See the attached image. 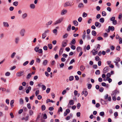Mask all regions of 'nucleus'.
Listing matches in <instances>:
<instances>
[{"mask_svg":"<svg viewBox=\"0 0 122 122\" xmlns=\"http://www.w3.org/2000/svg\"><path fill=\"white\" fill-rule=\"evenodd\" d=\"M104 19L103 18H101L100 19L99 21L100 22L103 23L104 22Z\"/></svg>","mask_w":122,"mask_h":122,"instance_id":"obj_34","label":"nucleus"},{"mask_svg":"<svg viewBox=\"0 0 122 122\" xmlns=\"http://www.w3.org/2000/svg\"><path fill=\"white\" fill-rule=\"evenodd\" d=\"M116 61H117V62H119L120 61V58L119 57H117L116 59H115Z\"/></svg>","mask_w":122,"mask_h":122,"instance_id":"obj_37","label":"nucleus"},{"mask_svg":"<svg viewBox=\"0 0 122 122\" xmlns=\"http://www.w3.org/2000/svg\"><path fill=\"white\" fill-rule=\"evenodd\" d=\"M23 100L22 98L20 99V104H22L23 103Z\"/></svg>","mask_w":122,"mask_h":122,"instance_id":"obj_45","label":"nucleus"},{"mask_svg":"<svg viewBox=\"0 0 122 122\" xmlns=\"http://www.w3.org/2000/svg\"><path fill=\"white\" fill-rule=\"evenodd\" d=\"M34 50L36 52H39V47L38 46L34 48Z\"/></svg>","mask_w":122,"mask_h":122,"instance_id":"obj_27","label":"nucleus"},{"mask_svg":"<svg viewBox=\"0 0 122 122\" xmlns=\"http://www.w3.org/2000/svg\"><path fill=\"white\" fill-rule=\"evenodd\" d=\"M102 15L104 16H105L106 15V13L105 11H103L102 12Z\"/></svg>","mask_w":122,"mask_h":122,"instance_id":"obj_44","label":"nucleus"},{"mask_svg":"<svg viewBox=\"0 0 122 122\" xmlns=\"http://www.w3.org/2000/svg\"><path fill=\"white\" fill-rule=\"evenodd\" d=\"M46 36V35L45 33H43L42 34V38L43 39H44Z\"/></svg>","mask_w":122,"mask_h":122,"instance_id":"obj_29","label":"nucleus"},{"mask_svg":"<svg viewBox=\"0 0 122 122\" xmlns=\"http://www.w3.org/2000/svg\"><path fill=\"white\" fill-rule=\"evenodd\" d=\"M95 74L96 75H98L100 73V71L99 70H97L95 72Z\"/></svg>","mask_w":122,"mask_h":122,"instance_id":"obj_35","label":"nucleus"},{"mask_svg":"<svg viewBox=\"0 0 122 122\" xmlns=\"http://www.w3.org/2000/svg\"><path fill=\"white\" fill-rule=\"evenodd\" d=\"M75 61V60L74 59L72 60L69 63V64H72L73 62H74Z\"/></svg>","mask_w":122,"mask_h":122,"instance_id":"obj_59","label":"nucleus"},{"mask_svg":"<svg viewBox=\"0 0 122 122\" xmlns=\"http://www.w3.org/2000/svg\"><path fill=\"white\" fill-rule=\"evenodd\" d=\"M74 79V77L73 76H71L69 77V80L70 81H72Z\"/></svg>","mask_w":122,"mask_h":122,"instance_id":"obj_30","label":"nucleus"},{"mask_svg":"<svg viewBox=\"0 0 122 122\" xmlns=\"http://www.w3.org/2000/svg\"><path fill=\"white\" fill-rule=\"evenodd\" d=\"M100 115L102 116H103L104 115V113L103 112H101L99 113Z\"/></svg>","mask_w":122,"mask_h":122,"instance_id":"obj_42","label":"nucleus"},{"mask_svg":"<svg viewBox=\"0 0 122 122\" xmlns=\"http://www.w3.org/2000/svg\"><path fill=\"white\" fill-rule=\"evenodd\" d=\"M63 19V18H61L58 19L54 23V24L56 25L61 23Z\"/></svg>","mask_w":122,"mask_h":122,"instance_id":"obj_1","label":"nucleus"},{"mask_svg":"<svg viewBox=\"0 0 122 122\" xmlns=\"http://www.w3.org/2000/svg\"><path fill=\"white\" fill-rule=\"evenodd\" d=\"M29 114L30 116H31L33 114V112L31 110H30L29 111Z\"/></svg>","mask_w":122,"mask_h":122,"instance_id":"obj_38","label":"nucleus"},{"mask_svg":"<svg viewBox=\"0 0 122 122\" xmlns=\"http://www.w3.org/2000/svg\"><path fill=\"white\" fill-rule=\"evenodd\" d=\"M78 6L79 8L83 7V4L82 3H80L78 5Z\"/></svg>","mask_w":122,"mask_h":122,"instance_id":"obj_40","label":"nucleus"},{"mask_svg":"<svg viewBox=\"0 0 122 122\" xmlns=\"http://www.w3.org/2000/svg\"><path fill=\"white\" fill-rule=\"evenodd\" d=\"M19 40V37H17L15 39V43L16 44H18Z\"/></svg>","mask_w":122,"mask_h":122,"instance_id":"obj_14","label":"nucleus"},{"mask_svg":"<svg viewBox=\"0 0 122 122\" xmlns=\"http://www.w3.org/2000/svg\"><path fill=\"white\" fill-rule=\"evenodd\" d=\"M25 30L24 29L21 30L20 32V34L21 36H23L24 35Z\"/></svg>","mask_w":122,"mask_h":122,"instance_id":"obj_5","label":"nucleus"},{"mask_svg":"<svg viewBox=\"0 0 122 122\" xmlns=\"http://www.w3.org/2000/svg\"><path fill=\"white\" fill-rule=\"evenodd\" d=\"M122 14L121 13H120L119 14V15H118V19H120L122 18Z\"/></svg>","mask_w":122,"mask_h":122,"instance_id":"obj_61","label":"nucleus"},{"mask_svg":"<svg viewBox=\"0 0 122 122\" xmlns=\"http://www.w3.org/2000/svg\"><path fill=\"white\" fill-rule=\"evenodd\" d=\"M48 47L50 49H52V45L51 44H49L48 45Z\"/></svg>","mask_w":122,"mask_h":122,"instance_id":"obj_33","label":"nucleus"},{"mask_svg":"<svg viewBox=\"0 0 122 122\" xmlns=\"http://www.w3.org/2000/svg\"><path fill=\"white\" fill-rule=\"evenodd\" d=\"M48 61L47 60H44L43 62V65L44 66H46L47 64Z\"/></svg>","mask_w":122,"mask_h":122,"instance_id":"obj_25","label":"nucleus"},{"mask_svg":"<svg viewBox=\"0 0 122 122\" xmlns=\"http://www.w3.org/2000/svg\"><path fill=\"white\" fill-rule=\"evenodd\" d=\"M107 11L109 12H111V11L112 10L111 8L109 7H108L107 8Z\"/></svg>","mask_w":122,"mask_h":122,"instance_id":"obj_60","label":"nucleus"},{"mask_svg":"<svg viewBox=\"0 0 122 122\" xmlns=\"http://www.w3.org/2000/svg\"><path fill=\"white\" fill-rule=\"evenodd\" d=\"M95 25L96 27H98L99 28H100L101 26V24L98 22H96Z\"/></svg>","mask_w":122,"mask_h":122,"instance_id":"obj_7","label":"nucleus"},{"mask_svg":"<svg viewBox=\"0 0 122 122\" xmlns=\"http://www.w3.org/2000/svg\"><path fill=\"white\" fill-rule=\"evenodd\" d=\"M10 73L8 72H7L5 73V75L6 76H9L10 75Z\"/></svg>","mask_w":122,"mask_h":122,"instance_id":"obj_49","label":"nucleus"},{"mask_svg":"<svg viewBox=\"0 0 122 122\" xmlns=\"http://www.w3.org/2000/svg\"><path fill=\"white\" fill-rule=\"evenodd\" d=\"M49 102H51L52 103H53L54 102V101L53 100H51L49 99H48L46 100V103H47Z\"/></svg>","mask_w":122,"mask_h":122,"instance_id":"obj_22","label":"nucleus"},{"mask_svg":"<svg viewBox=\"0 0 122 122\" xmlns=\"http://www.w3.org/2000/svg\"><path fill=\"white\" fill-rule=\"evenodd\" d=\"M67 10H63L61 11V14L62 15L65 14L67 12Z\"/></svg>","mask_w":122,"mask_h":122,"instance_id":"obj_11","label":"nucleus"},{"mask_svg":"<svg viewBox=\"0 0 122 122\" xmlns=\"http://www.w3.org/2000/svg\"><path fill=\"white\" fill-rule=\"evenodd\" d=\"M71 46V49L74 50L75 49H76V46L73 45H72V44H71V43H70L69 44Z\"/></svg>","mask_w":122,"mask_h":122,"instance_id":"obj_23","label":"nucleus"},{"mask_svg":"<svg viewBox=\"0 0 122 122\" xmlns=\"http://www.w3.org/2000/svg\"><path fill=\"white\" fill-rule=\"evenodd\" d=\"M27 107H28V108L29 109H30L31 108V107L30 106V103H28L27 104Z\"/></svg>","mask_w":122,"mask_h":122,"instance_id":"obj_57","label":"nucleus"},{"mask_svg":"<svg viewBox=\"0 0 122 122\" xmlns=\"http://www.w3.org/2000/svg\"><path fill=\"white\" fill-rule=\"evenodd\" d=\"M76 42V41L75 39H73L71 41V43H70L71 44H74Z\"/></svg>","mask_w":122,"mask_h":122,"instance_id":"obj_31","label":"nucleus"},{"mask_svg":"<svg viewBox=\"0 0 122 122\" xmlns=\"http://www.w3.org/2000/svg\"><path fill=\"white\" fill-rule=\"evenodd\" d=\"M71 28V25L69 24V25L67 27V31H69L70 30Z\"/></svg>","mask_w":122,"mask_h":122,"instance_id":"obj_24","label":"nucleus"},{"mask_svg":"<svg viewBox=\"0 0 122 122\" xmlns=\"http://www.w3.org/2000/svg\"><path fill=\"white\" fill-rule=\"evenodd\" d=\"M87 14L85 12H83L82 15V16L83 17H86L87 16Z\"/></svg>","mask_w":122,"mask_h":122,"instance_id":"obj_47","label":"nucleus"},{"mask_svg":"<svg viewBox=\"0 0 122 122\" xmlns=\"http://www.w3.org/2000/svg\"><path fill=\"white\" fill-rule=\"evenodd\" d=\"M73 23L74 25L75 26H77L78 25V23L76 20H74L73 22Z\"/></svg>","mask_w":122,"mask_h":122,"instance_id":"obj_15","label":"nucleus"},{"mask_svg":"<svg viewBox=\"0 0 122 122\" xmlns=\"http://www.w3.org/2000/svg\"><path fill=\"white\" fill-rule=\"evenodd\" d=\"M74 102L73 100H69L68 103L69 106V105H73L74 104Z\"/></svg>","mask_w":122,"mask_h":122,"instance_id":"obj_9","label":"nucleus"},{"mask_svg":"<svg viewBox=\"0 0 122 122\" xmlns=\"http://www.w3.org/2000/svg\"><path fill=\"white\" fill-rule=\"evenodd\" d=\"M43 90H46V87L44 85H42L41 86Z\"/></svg>","mask_w":122,"mask_h":122,"instance_id":"obj_43","label":"nucleus"},{"mask_svg":"<svg viewBox=\"0 0 122 122\" xmlns=\"http://www.w3.org/2000/svg\"><path fill=\"white\" fill-rule=\"evenodd\" d=\"M43 49L44 50L46 51L47 50V47L46 46H44L43 47Z\"/></svg>","mask_w":122,"mask_h":122,"instance_id":"obj_51","label":"nucleus"},{"mask_svg":"<svg viewBox=\"0 0 122 122\" xmlns=\"http://www.w3.org/2000/svg\"><path fill=\"white\" fill-rule=\"evenodd\" d=\"M50 89L49 88H48L46 91V93H48L50 92Z\"/></svg>","mask_w":122,"mask_h":122,"instance_id":"obj_58","label":"nucleus"},{"mask_svg":"<svg viewBox=\"0 0 122 122\" xmlns=\"http://www.w3.org/2000/svg\"><path fill=\"white\" fill-rule=\"evenodd\" d=\"M30 7L32 9H34L35 7V6L34 4H31L30 5Z\"/></svg>","mask_w":122,"mask_h":122,"instance_id":"obj_19","label":"nucleus"},{"mask_svg":"<svg viewBox=\"0 0 122 122\" xmlns=\"http://www.w3.org/2000/svg\"><path fill=\"white\" fill-rule=\"evenodd\" d=\"M23 109H21L19 110L18 112V113L19 114H21L23 112Z\"/></svg>","mask_w":122,"mask_h":122,"instance_id":"obj_52","label":"nucleus"},{"mask_svg":"<svg viewBox=\"0 0 122 122\" xmlns=\"http://www.w3.org/2000/svg\"><path fill=\"white\" fill-rule=\"evenodd\" d=\"M92 52L93 55H95L97 54V51H96L95 50H92Z\"/></svg>","mask_w":122,"mask_h":122,"instance_id":"obj_16","label":"nucleus"},{"mask_svg":"<svg viewBox=\"0 0 122 122\" xmlns=\"http://www.w3.org/2000/svg\"><path fill=\"white\" fill-rule=\"evenodd\" d=\"M92 35H93L94 36H95L97 34V33L94 30H93L92 31Z\"/></svg>","mask_w":122,"mask_h":122,"instance_id":"obj_20","label":"nucleus"},{"mask_svg":"<svg viewBox=\"0 0 122 122\" xmlns=\"http://www.w3.org/2000/svg\"><path fill=\"white\" fill-rule=\"evenodd\" d=\"M18 2L17 1H15V2H14L13 3V5L15 6H17V5H18Z\"/></svg>","mask_w":122,"mask_h":122,"instance_id":"obj_41","label":"nucleus"},{"mask_svg":"<svg viewBox=\"0 0 122 122\" xmlns=\"http://www.w3.org/2000/svg\"><path fill=\"white\" fill-rule=\"evenodd\" d=\"M119 43L122 44V39L121 38H119Z\"/></svg>","mask_w":122,"mask_h":122,"instance_id":"obj_64","label":"nucleus"},{"mask_svg":"<svg viewBox=\"0 0 122 122\" xmlns=\"http://www.w3.org/2000/svg\"><path fill=\"white\" fill-rule=\"evenodd\" d=\"M27 16V14L26 13H25L22 14V18L23 19H25Z\"/></svg>","mask_w":122,"mask_h":122,"instance_id":"obj_10","label":"nucleus"},{"mask_svg":"<svg viewBox=\"0 0 122 122\" xmlns=\"http://www.w3.org/2000/svg\"><path fill=\"white\" fill-rule=\"evenodd\" d=\"M14 100H12L10 102V105L11 107H13L14 105H13V104L14 102Z\"/></svg>","mask_w":122,"mask_h":122,"instance_id":"obj_21","label":"nucleus"},{"mask_svg":"<svg viewBox=\"0 0 122 122\" xmlns=\"http://www.w3.org/2000/svg\"><path fill=\"white\" fill-rule=\"evenodd\" d=\"M115 19V17H112L111 18L110 20L111 21H112L114 20Z\"/></svg>","mask_w":122,"mask_h":122,"instance_id":"obj_62","label":"nucleus"},{"mask_svg":"<svg viewBox=\"0 0 122 122\" xmlns=\"http://www.w3.org/2000/svg\"><path fill=\"white\" fill-rule=\"evenodd\" d=\"M66 93V90H64L62 92V94L63 95H64Z\"/></svg>","mask_w":122,"mask_h":122,"instance_id":"obj_50","label":"nucleus"},{"mask_svg":"<svg viewBox=\"0 0 122 122\" xmlns=\"http://www.w3.org/2000/svg\"><path fill=\"white\" fill-rule=\"evenodd\" d=\"M68 36V34L67 33H66L63 36V38H66Z\"/></svg>","mask_w":122,"mask_h":122,"instance_id":"obj_54","label":"nucleus"},{"mask_svg":"<svg viewBox=\"0 0 122 122\" xmlns=\"http://www.w3.org/2000/svg\"><path fill=\"white\" fill-rule=\"evenodd\" d=\"M104 89L102 87H101L99 89V91L101 92H102L104 90Z\"/></svg>","mask_w":122,"mask_h":122,"instance_id":"obj_46","label":"nucleus"},{"mask_svg":"<svg viewBox=\"0 0 122 122\" xmlns=\"http://www.w3.org/2000/svg\"><path fill=\"white\" fill-rule=\"evenodd\" d=\"M3 24L4 26H7V27L9 26V25L7 22H3Z\"/></svg>","mask_w":122,"mask_h":122,"instance_id":"obj_18","label":"nucleus"},{"mask_svg":"<svg viewBox=\"0 0 122 122\" xmlns=\"http://www.w3.org/2000/svg\"><path fill=\"white\" fill-rule=\"evenodd\" d=\"M41 110L42 111H44L46 109V107L44 105H42L41 107Z\"/></svg>","mask_w":122,"mask_h":122,"instance_id":"obj_28","label":"nucleus"},{"mask_svg":"<svg viewBox=\"0 0 122 122\" xmlns=\"http://www.w3.org/2000/svg\"><path fill=\"white\" fill-rule=\"evenodd\" d=\"M81 106V105L80 103H78L77 104V108L78 109H79L80 107Z\"/></svg>","mask_w":122,"mask_h":122,"instance_id":"obj_56","label":"nucleus"},{"mask_svg":"<svg viewBox=\"0 0 122 122\" xmlns=\"http://www.w3.org/2000/svg\"><path fill=\"white\" fill-rule=\"evenodd\" d=\"M73 5L72 3H70L69 2L67 1L65 3L64 5V7H66L67 6H71Z\"/></svg>","mask_w":122,"mask_h":122,"instance_id":"obj_2","label":"nucleus"},{"mask_svg":"<svg viewBox=\"0 0 122 122\" xmlns=\"http://www.w3.org/2000/svg\"><path fill=\"white\" fill-rule=\"evenodd\" d=\"M95 60L97 61H98L99 60L100 58L98 56H96L95 57Z\"/></svg>","mask_w":122,"mask_h":122,"instance_id":"obj_48","label":"nucleus"},{"mask_svg":"<svg viewBox=\"0 0 122 122\" xmlns=\"http://www.w3.org/2000/svg\"><path fill=\"white\" fill-rule=\"evenodd\" d=\"M54 108L52 107H50L49 108L48 110L50 111H52L54 110Z\"/></svg>","mask_w":122,"mask_h":122,"instance_id":"obj_63","label":"nucleus"},{"mask_svg":"<svg viewBox=\"0 0 122 122\" xmlns=\"http://www.w3.org/2000/svg\"><path fill=\"white\" fill-rule=\"evenodd\" d=\"M24 71H20L19 72H17L16 74V76H17L20 77L24 75Z\"/></svg>","mask_w":122,"mask_h":122,"instance_id":"obj_3","label":"nucleus"},{"mask_svg":"<svg viewBox=\"0 0 122 122\" xmlns=\"http://www.w3.org/2000/svg\"><path fill=\"white\" fill-rule=\"evenodd\" d=\"M36 62H37L38 63H39L41 61L40 60V59L39 58H37L36 59Z\"/></svg>","mask_w":122,"mask_h":122,"instance_id":"obj_55","label":"nucleus"},{"mask_svg":"<svg viewBox=\"0 0 122 122\" xmlns=\"http://www.w3.org/2000/svg\"><path fill=\"white\" fill-rule=\"evenodd\" d=\"M109 67L108 66H106L104 68L103 70V72L105 73L108 72Z\"/></svg>","mask_w":122,"mask_h":122,"instance_id":"obj_6","label":"nucleus"},{"mask_svg":"<svg viewBox=\"0 0 122 122\" xmlns=\"http://www.w3.org/2000/svg\"><path fill=\"white\" fill-rule=\"evenodd\" d=\"M114 28L113 26H109L108 27L109 30H111L112 31H114Z\"/></svg>","mask_w":122,"mask_h":122,"instance_id":"obj_13","label":"nucleus"},{"mask_svg":"<svg viewBox=\"0 0 122 122\" xmlns=\"http://www.w3.org/2000/svg\"><path fill=\"white\" fill-rule=\"evenodd\" d=\"M28 63L29 61H26L23 63V65L24 66H25Z\"/></svg>","mask_w":122,"mask_h":122,"instance_id":"obj_53","label":"nucleus"},{"mask_svg":"<svg viewBox=\"0 0 122 122\" xmlns=\"http://www.w3.org/2000/svg\"><path fill=\"white\" fill-rule=\"evenodd\" d=\"M117 92V91L116 90L114 91L112 93L111 95L112 96H115Z\"/></svg>","mask_w":122,"mask_h":122,"instance_id":"obj_12","label":"nucleus"},{"mask_svg":"<svg viewBox=\"0 0 122 122\" xmlns=\"http://www.w3.org/2000/svg\"><path fill=\"white\" fill-rule=\"evenodd\" d=\"M16 54V53L15 52H13L12 54H11V57L12 58H13L14 56H15V55Z\"/></svg>","mask_w":122,"mask_h":122,"instance_id":"obj_39","label":"nucleus"},{"mask_svg":"<svg viewBox=\"0 0 122 122\" xmlns=\"http://www.w3.org/2000/svg\"><path fill=\"white\" fill-rule=\"evenodd\" d=\"M31 76V73H29L27 75L26 78L27 79H30Z\"/></svg>","mask_w":122,"mask_h":122,"instance_id":"obj_17","label":"nucleus"},{"mask_svg":"<svg viewBox=\"0 0 122 122\" xmlns=\"http://www.w3.org/2000/svg\"><path fill=\"white\" fill-rule=\"evenodd\" d=\"M52 22L51 21H50L48 22L46 24V27H48V25H51L52 23Z\"/></svg>","mask_w":122,"mask_h":122,"instance_id":"obj_26","label":"nucleus"},{"mask_svg":"<svg viewBox=\"0 0 122 122\" xmlns=\"http://www.w3.org/2000/svg\"><path fill=\"white\" fill-rule=\"evenodd\" d=\"M76 50L77 52H79L81 50V48L79 46L77 48Z\"/></svg>","mask_w":122,"mask_h":122,"instance_id":"obj_32","label":"nucleus"},{"mask_svg":"<svg viewBox=\"0 0 122 122\" xmlns=\"http://www.w3.org/2000/svg\"><path fill=\"white\" fill-rule=\"evenodd\" d=\"M80 69L81 71H83L85 69V68L84 66H81L80 67Z\"/></svg>","mask_w":122,"mask_h":122,"instance_id":"obj_36","label":"nucleus"},{"mask_svg":"<svg viewBox=\"0 0 122 122\" xmlns=\"http://www.w3.org/2000/svg\"><path fill=\"white\" fill-rule=\"evenodd\" d=\"M67 40H64L62 42V47H65L67 45Z\"/></svg>","mask_w":122,"mask_h":122,"instance_id":"obj_4","label":"nucleus"},{"mask_svg":"<svg viewBox=\"0 0 122 122\" xmlns=\"http://www.w3.org/2000/svg\"><path fill=\"white\" fill-rule=\"evenodd\" d=\"M64 48L63 47H61L60 48L59 51V54L60 56L62 53Z\"/></svg>","mask_w":122,"mask_h":122,"instance_id":"obj_8","label":"nucleus"}]
</instances>
